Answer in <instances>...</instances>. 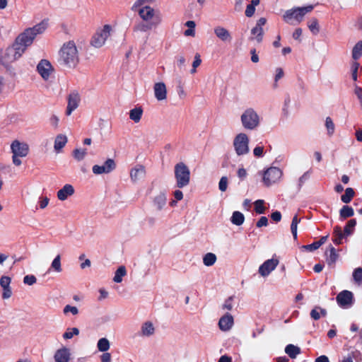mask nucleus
<instances>
[{"mask_svg":"<svg viewBox=\"0 0 362 362\" xmlns=\"http://www.w3.org/2000/svg\"><path fill=\"white\" fill-rule=\"evenodd\" d=\"M155 327L152 322H146L141 327V334L144 336H151L154 333Z\"/></svg>","mask_w":362,"mask_h":362,"instance_id":"nucleus-28","label":"nucleus"},{"mask_svg":"<svg viewBox=\"0 0 362 362\" xmlns=\"http://www.w3.org/2000/svg\"><path fill=\"white\" fill-rule=\"evenodd\" d=\"M101 362H111L112 356L110 353L105 352L100 356Z\"/></svg>","mask_w":362,"mask_h":362,"instance_id":"nucleus-60","label":"nucleus"},{"mask_svg":"<svg viewBox=\"0 0 362 362\" xmlns=\"http://www.w3.org/2000/svg\"><path fill=\"white\" fill-rule=\"evenodd\" d=\"M47 22H42L41 23L35 25L34 28L29 30L30 31H32L35 34V37H36L37 34L43 33L47 28Z\"/></svg>","mask_w":362,"mask_h":362,"instance_id":"nucleus-35","label":"nucleus"},{"mask_svg":"<svg viewBox=\"0 0 362 362\" xmlns=\"http://www.w3.org/2000/svg\"><path fill=\"white\" fill-rule=\"evenodd\" d=\"M233 146L235 153L242 156L249 152V137L245 133L238 134L233 139Z\"/></svg>","mask_w":362,"mask_h":362,"instance_id":"nucleus-10","label":"nucleus"},{"mask_svg":"<svg viewBox=\"0 0 362 362\" xmlns=\"http://www.w3.org/2000/svg\"><path fill=\"white\" fill-rule=\"evenodd\" d=\"M127 274L126 269L124 266L119 267L115 272V275L114 276V281L117 283H120L122 279V276H125Z\"/></svg>","mask_w":362,"mask_h":362,"instance_id":"nucleus-33","label":"nucleus"},{"mask_svg":"<svg viewBox=\"0 0 362 362\" xmlns=\"http://www.w3.org/2000/svg\"><path fill=\"white\" fill-rule=\"evenodd\" d=\"M308 28L310 32L315 35L317 34L320 31V25L317 20L312 19L308 22Z\"/></svg>","mask_w":362,"mask_h":362,"instance_id":"nucleus-37","label":"nucleus"},{"mask_svg":"<svg viewBox=\"0 0 362 362\" xmlns=\"http://www.w3.org/2000/svg\"><path fill=\"white\" fill-rule=\"evenodd\" d=\"M143 114V110L141 107H136L130 110L129 118L135 123L139 122Z\"/></svg>","mask_w":362,"mask_h":362,"instance_id":"nucleus-25","label":"nucleus"},{"mask_svg":"<svg viewBox=\"0 0 362 362\" xmlns=\"http://www.w3.org/2000/svg\"><path fill=\"white\" fill-rule=\"evenodd\" d=\"M35 38V34L28 29L20 34L13 43L24 52L26 48L33 43Z\"/></svg>","mask_w":362,"mask_h":362,"instance_id":"nucleus-11","label":"nucleus"},{"mask_svg":"<svg viewBox=\"0 0 362 362\" xmlns=\"http://www.w3.org/2000/svg\"><path fill=\"white\" fill-rule=\"evenodd\" d=\"M313 8L314 6L313 5L292 8L284 13L282 18L286 23L296 25L303 21L305 13L312 11Z\"/></svg>","mask_w":362,"mask_h":362,"instance_id":"nucleus-5","label":"nucleus"},{"mask_svg":"<svg viewBox=\"0 0 362 362\" xmlns=\"http://www.w3.org/2000/svg\"><path fill=\"white\" fill-rule=\"evenodd\" d=\"M97 347L100 351L105 352L110 347V341L107 338H101L98 341Z\"/></svg>","mask_w":362,"mask_h":362,"instance_id":"nucleus-29","label":"nucleus"},{"mask_svg":"<svg viewBox=\"0 0 362 362\" xmlns=\"http://www.w3.org/2000/svg\"><path fill=\"white\" fill-rule=\"evenodd\" d=\"M325 126L327 130V134L332 136L334 132V124L329 117H327L325 121Z\"/></svg>","mask_w":362,"mask_h":362,"instance_id":"nucleus-44","label":"nucleus"},{"mask_svg":"<svg viewBox=\"0 0 362 362\" xmlns=\"http://www.w3.org/2000/svg\"><path fill=\"white\" fill-rule=\"evenodd\" d=\"M115 28V23H106L98 28L90 38V46L95 49L103 47L107 39L114 34Z\"/></svg>","mask_w":362,"mask_h":362,"instance_id":"nucleus-2","label":"nucleus"},{"mask_svg":"<svg viewBox=\"0 0 362 362\" xmlns=\"http://www.w3.org/2000/svg\"><path fill=\"white\" fill-rule=\"evenodd\" d=\"M353 277L354 281L360 284L362 282V268L358 267L356 269L353 273Z\"/></svg>","mask_w":362,"mask_h":362,"instance_id":"nucleus-49","label":"nucleus"},{"mask_svg":"<svg viewBox=\"0 0 362 362\" xmlns=\"http://www.w3.org/2000/svg\"><path fill=\"white\" fill-rule=\"evenodd\" d=\"M79 334V329L76 327L68 328L66 332L63 334V338L65 340L71 339L74 336Z\"/></svg>","mask_w":362,"mask_h":362,"instance_id":"nucleus-31","label":"nucleus"},{"mask_svg":"<svg viewBox=\"0 0 362 362\" xmlns=\"http://www.w3.org/2000/svg\"><path fill=\"white\" fill-rule=\"evenodd\" d=\"M243 127L249 130L256 129L260 123L258 114L252 108L245 110L240 117Z\"/></svg>","mask_w":362,"mask_h":362,"instance_id":"nucleus-6","label":"nucleus"},{"mask_svg":"<svg viewBox=\"0 0 362 362\" xmlns=\"http://www.w3.org/2000/svg\"><path fill=\"white\" fill-rule=\"evenodd\" d=\"M298 222H299V220L298 219V217L296 216H294V218H293L291 228V232L295 238H296V236H297V225H298Z\"/></svg>","mask_w":362,"mask_h":362,"instance_id":"nucleus-53","label":"nucleus"},{"mask_svg":"<svg viewBox=\"0 0 362 362\" xmlns=\"http://www.w3.org/2000/svg\"><path fill=\"white\" fill-rule=\"evenodd\" d=\"M230 221L234 225L240 226L245 221V216L241 212L236 211L233 213Z\"/></svg>","mask_w":362,"mask_h":362,"instance_id":"nucleus-26","label":"nucleus"},{"mask_svg":"<svg viewBox=\"0 0 362 362\" xmlns=\"http://www.w3.org/2000/svg\"><path fill=\"white\" fill-rule=\"evenodd\" d=\"M282 175L281 170L276 167L267 169L263 176V182L267 186H269L280 180Z\"/></svg>","mask_w":362,"mask_h":362,"instance_id":"nucleus-12","label":"nucleus"},{"mask_svg":"<svg viewBox=\"0 0 362 362\" xmlns=\"http://www.w3.org/2000/svg\"><path fill=\"white\" fill-rule=\"evenodd\" d=\"M277 259H269L266 261L259 269V272L262 276H267L278 265Z\"/></svg>","mask_w":362,"mask_h":362,"instance_id":"nucleus-20","label":"nucleus"},{"mask_svg":"<svg viewBox=\"0 0 362 362\" xmlns=\"http://www.w3.org/2000/svg\"><path fill=\"white\" fill-rule=\"evenodd\" d=\"M268 223V219L265 216H262L260 218V219L257 223V227L260 228L262 226H267Z\"/></svg>","mask_w":362,"mask_h":362,"instance_id":"nucleus-59","label":"nucleus"},{"mask_svg":"<svg viewBox=\"0 0 362 362\" xmlns=\"http://www.w3.org/2000/svg\"><path fill=\"white\" fill-rule=\"evenodd\" d=\"M216 261V256L213 253H207L203 258L204 264L206 266H211Z\"/></svg>","mask_w":362,"mask_h":362,"instance_id":"nucleus-36","label":"nucleus"},{"mask_svg":"<svg viewBox=\"0 0 362 362\" xmlns=\"http://www.w3.org/2000/svg\"><path fill=\"white\" fill-rule=\"evenodd\" d=\"M11 279L9 276H3L0 279V285L3 289L8 288L10 287Z\"/></svg>","mask_w":362,"mask_h":362,"instance_id":"nucleus-47","label":"nucleus"},{"mask_svg":"<svg viewBox=\"0 0 362 362\" xmlns=\"http://www.w3.org/2000/svg\"><path fill=\"white\" fill-rule=\"evenodd\" d=\"M202 63L201 57L199 54H196L194 56V59L192 64V69H191V74H194L197 72V68L200 66Z\"/></svg>","mask_w":362,"mask_h":362,"instance_id":"nucleus-43","label":"nucleus"},{"mask_svg":"<svg viewBox=\"0 0 362 362\" xmlns=\"http://www.w3.org/2000/svg\"><path fill=\"white\" fill-rule=\"evenodd\" d=\"M251 33L252 35V40H255L258 43L262 42L263 35V29L260 27H255L252 29Z\"/></svg>","mask_w":362,"mask_h":362,"instance_id":"nucleus-30","label":"nucleus"},{"mask_svg":"<svg viewBox=\"0 0 362 362\" xmlns=\"http://www.w3.org/2000/svg\"><path fill=\"white\" fill-rule=\"evenodd\" d=\"M145 173L144 167L142 165H136L130 171V177L133 180H138Z\"/></svg>","mask_w":362,"mask_h":362,"instance_id":"nucleus-24","label":"nucleus"},{"mask_svg":"<svg viewBox=\"0 0 362 362\" xmlns=\"http://www.w3.org/2000/svg\"><path fill=\"white\" fill-rule=\"evenodd\" d=\"M11 295L12 291L11 288L3 289L2 297L4 299L9 298L11 296Z\"/></svg>","mask_w":362,"mask_h":362,"instance_id":"nucleus-63","label":"nucleus"},{"mask_svg":"<svg viewBox=\"0 0 362 362\" xmlns=\"http://www.w3.org/2000/svg\"><path fill=\"white\" fill-rule=\"evenodd\" d=\"M49 199L47 197H42L39 199L38 204L40 209H45L49 204Z\"/></svg>","mask_w":362,"mask_h":362,"instance_id":"nucleus-52","label":"nucleus"},{"mask_svg":"<svg viewBox=\"0 0 362 362\" xmlns=\"http://www.w3.org/2000/svg\"><path fill=\"white\" fill-rule=\"evenodd\" d=\"M286 352L288 354L291 358H295L297 354H299L300 349L298 347L295 346L293 345H288L286 348Z\"/></svg>","mask_w":362,"mask_h":362,"instance_id":"nucleus-39","label":"nucleus"},{"mask_svg":"<svg viewBox=\"0 0 362 362\" xmlns=\"http://www.w3.org/2000/svg\"><path fill=\"white\" fill-rule=\"evenodd\" d=\"M362 54V40L355 45L352 50V57L354 59H358Z\"/></svg>","mask_w":362,"mask_h":362,"instance_id":"nucleus-34","label":"nucleus"},{"mask_svg":"<svg viewBox=\"0 0 362 362\" xmlns=\"http://www.w3.org/2000/svg\"><path fill=\"white\" fill-rule=\"evenodd\" d=\"M71 355V349L65 346H62L54 351L53 358L54 362H70Z\"/></svg>","mask_w":362,"mask_h":362,"instance_id":"nucleus-15","label":"nucleus"},{"mask_svg":"<svg viewBox=\"0 0 362 362\" xmlns=\"http://www.w3.org/2000/svg\"><path fill=\"white\" fill-rule=\"evenodd\" d=\"M140 18L147 25H144L146 30L157 27L161 22L159 11L150 6H144L137 11Z\"/></svg>","mask_w":362,"mask_h":362,"instance_id":"nucleus-4","label":"nucleus"},{"mask_svg":"<svg viewBox=\"0 0 362 362\" xmlns=\"http://www.w3.org/2000/svg\"><path fill=\"white\" fill-rule=\"evenodd\" d=\"M37 72L44 81L48 82L54 78V68L49 61L42 59L37 65Z\"/></svg>","mask_w":362,"mask_h":362,"instance_id":"nucleus-9","label":"nucleus"},{"mask_svg":"<svg viewBox=\"0 0 362 362\" xmlns=\"http://www.w3.org/2000/svg\"><path fill=\"white\" fill-rule=\"evenodd\" d=\"M325 314V310L320 308H315L310 313V315L314 320H318L321 315L324 316Z\"/></svg>","mask_w":362,"mask_h":362,"instance_id":"nucleus-42","label":"nucleus"},{"mask_svg":"<svg viewBox=\"0 0 362 362\" xmlns=\"http://www.w3.org/2000/svg\"><path fill=\"white\" fill-rule=\"evenodd\" d=\"M354 195V191L351 188H347L345 194L341 196V201L344 203L350 202L351 199Z\"/></svg>","mask_w":362,"mask_h":362,"instance_id":"nucleus-40","label":"nucleus"},{"mask_svg":"<svg viewBox=\"0 0 362 362\" xmlns=\"http://www.w3.org/2000/svg\"><path fill=\"white\" fill-rule=\"evenodd\" d=\"M63 313L64 315L71 313L73 315H76L78 313V310L76 306L67 305L64 308Z\"/></svg>","mask_w":362,"mask_h":362,"instance_id":"nucleus-50","label":"nucleus"},{"mask_svg":"<svg viewBox=\"0 0 362 362\" xmlns=\"http://www.w3.org/2000/svg\"><path fill=\"white\" fill-rule=\"evenodd\" d=\"M302 247L308 251H313L318 249L320 246L319 244L317 242H315L311 245H304Z\"/></svg>","mask_w":362,"mask_h":362,"instance_id":"nucleus-58","label":"nucleus"},{"mask_svg":"<svg viewBox=\"0 0 362 362\" xmlns=\"http://www.w3.org/2000/svg\"><path fill=\"white\" fill-rule=\"evenodd\" d=\"M238 176L240 179H244L247 176V170L244 168H240L238 170Z\"/></svg>","mask_w":362,"mask_h":362,"instance_id":"nucleus-64","label":"nucleus"},{"mask_svg":"<svg viewBox=\"0 0 362 362\" xmlns=\"http://www.w3.org/2000/svg\"><path fill=\"white\" fill-rule=\"evenodd\" d=\"M255 7L253 5H248L245 10V15L248 17L252 16L255 13Z\"/></svg>","mask_w":362,"mask_h":362,"instance_id":"nucleus-62","label":"nucleus"},{"mask_svg":"<svg viewBox=\"0 0 362 362\" xmlns=\"http://www.w3.org/2000/svg\"><path fill=\"white\" fill-rule=\"evenodd\" d=\"M301 35H302V30L300 28H296L293 33V39L298 40V41L301 40V39H300Z\"/></svg>","mask_w":362,"mask_h":362,"instance_id":"nucleus-61","label":"nucleus"},{"mask_svg":"<svg viewBox=\"0 0 362 362\" xmlns=\"http://www.w3.org/2000/svg\"><path fill=\"white\" fill-rule=\"evenodd\" d=\"M264 147L263 146H256L253 150V154L256 157H261L264 153Z\"/></svg>","mask_w":362,"mask_h":362,"instance_id":"nucleus-56","label":"nucleus"},{"mask_svg":"<svg viewBox=\"0 0 362 362\" xmlns=\"http://www.w3.org/2000/svg\"><path fill=\"white\" fill-rule=\"evenodd\" d=\"M75 193V189L73 185L70 184H66L57 193V199L64 202L66 201L69 197L73 196Z\"/></svg>","mask_w":362,"mask_h":362,"instance_id":"nucleus-18","label":"nucleus"},{"mask_svg":"<svg viewBox=\"0 0 362 362\" xmlns=\"http://www.w3.org/2000/svg\"><path fill=\"white\" fill-rule=\"evenodd\" d=\"M228 187V178L226 177H222L220 180L218 187L222 192H225Z\"/></svg>","mask_w":362,"mask_h":362,"instance_id":"nucleus-54","label":"nucleus"},{"mask_svg":"<svg viewBox=\"0 0 362 362\" xmlns=\"http://www.w3.org/2000/svg\"><path fill=\"white\" fill-rule=\"evenodd\" d=\"M214 34L223 42L230 43L233 41L231 33L223 26H216L214 28Z\"/></svg>","mask_w":362,"mask_h":362,"instance_id":"nucleus-17","label":"nucleus"},{"mask_svg":"<svg viewBox=\"0 0 362 362\" xmlns=\"http://www.w3.org/2000/svg\"><path fill=\"white\" fill-rule=\"evenodd\" d=\"M153 93L156 98L158 101L166 100L168 97L166 84L162 81L155 83L153 85Z\"/></svg>","mask_w":362,"mask_h":362,"instance_id":"nucleus-16","label":"nucleus"},{"mask_svg":"<svg viewBox=\"0 0 362 362\" xmlns=\"http://www.w3.org/2000/svg\"><path fill=\"white\" fill-rule=\"evenodd\" d=\"M233 325V318L230 315H226L222 317L218 322L219 328L223 331H228Z\"/></svg>","mask_w":362,"mask_h":362,"instance_id":"nucleus-23","label":"nucleus"},{"mask_svg":"<svg viewBox=\"0 0 362 362\" xmlns=\"http://www.w3.org/2000/svg\"><path fill=\"white\" fill-rule=\"evenodd\" d=\"M166 195L165 193L160 192L154 198V204L158 209H162L166 203Z\"/></svg>","mask_w":362,"mask_h":362,"instance_id":"nucleus-27","label":"nucleus"},{"mask_svg":"<svg viewBox=\"0 0 362 362\" xmlns=\"http://www.w3.org/2000/svg\"><path fill=\"white\" fill-rule=\"evenodd\" d=\"M81 101L80 94L76 91L71 92L67 97V106L66 108V115L71 116L72 112L78 108Z\"/></svg>","mask_w":362,"mask_h":362,"instance_id":"nucleus-13","label":"nucleus"},{"mask_svg":"<svg viewBox=\"0 0 362 362\" xmlns=\"http://www.w3.org/2000/svg\"><path fill=\"white\" fill-rule=\"evenodd\" d=\"M264 201L261 199L257 200L254 203L255 211L257 213L263 214L266 208L264 207Z\"/></svg>","mask_w":362,"mask_h":362,"instance_id":"nucleus-46","label":"nucleus"},{"mask_svg":"<svg viewBox=\"0 0 362 362\" xmlns=\"http://www.w3.org/2000/svg\"><path fill=\"white\" fill-rule=\"evenodd\" d=\"M175 177L177 186L180 188L187 186L190 180V172L188 167L183 163H179L175 166Z\"/></svg>","mask_w":362,"mask_h":362,"instance_id":"nucleus-8","label":"nucleus"},{"mask_svg":"<svg viewBox=\"0 0 362 362\" xmlns=\"http://www.w3.org/2000/svg\"><path fill=\"white\" fill-rule=\"evenodd\" d=\"M334 242L338 245L341 243V239L344 237V234L342 233L341 228L338 226L335 227L334 230Z\"/></svg>","mask_w":362,"mask_h":362,"instance_id":"nucleus-41","label":"nucleus"},{"mask_svg":"<svg viewBox=\"0 0 362 362\" xmlns=\"http://www.w3.org/2000/svg\"><path fill=\"white\" fill-rule=\"evenodd\" d=\"M116 167L115 161L111 159H107L103 165H94L92 168L93 174L98 175L107 174L112 171Z\"/></svg>","mask_w":362,"mask_h":362,"instance_id":"nucleus-14","label":"nucleus"},{"mask_svg":"<svg viewBox=\"0 0 362 362\" xmlns=\"http://www.w3.org/2000/svg\"><path fill=\"white\" fill-rule=\"evenodd\" d=\"M37 279L33 275H27L23 279V282L28 285H33L36 282Z\"/></svg>","mask_w":362,"mask_h":362,"instance_id":"nucleus-55","label":"nucleus"},{"mask_svg":"<svg viewBox=\"0 0 362 362\" xmlns=\"http://www.w3.org/2000/svg\"><path fill=\"white\" fill-rule=\"evenodd\" d=\"M12 163L16 167H20L22 158H26L30 153V146L25 141L18 139L12 141L10 145Z\"/></svg>","mask_w":362,"mask_h":362,"instance_id":"nucleus-3","label":"nucleus"},{"mask_svg":"<svg viewBox=\"0 0 362 362\" xmlns=\"http://www.w3.org/2000/svg\"><path fill=\"white\" fill-rule=\"evenodd\" d=\"M61 61L67 66H74L79 60V51L74 40H68L63 43L59 50Z\"/></svg>","mask_w":362,"mask_h":362,"instance_id":"nucleus-1","label":"nucleus"},{"mask_svg":"<svg viewBox=\"0 0 362 362\" xmlns=\"http://www.w3.org/2000/svg\"><path fill=\"white\" fill-rule=\"evenodd\" d=\"M24 52L14 43L6 48L1 53L0 61L5 65L8 66L16 60L18 59Z\"/></svg>","mask_w":362,"mask_h":362,"instance_id":"nucleus-7","label":"nucleus"},{"mask_svg":"<svg viewBox=\"0 0 362 362\" xmlns=\"http://www.w3.org/2000/svg\"><path fill=\"white\" fill-rule=\"evenodd\" d=\"M356 221L354 219L350 220L345 229H344V233L347 235H350L352 233V228L356 226Z\"/></svg>","mask_w":362,"mask_h":362,"instance_id":"nucleus-51","label":"nucleus"},{"mask_svg":"<svg viewBox=\"0 0 362 362\" xmlns=\"http://www.w3.org/2000/svg\"><path fill=\"white\" fill-rule=\"evenodd\" d=\"M68 143V136L64 133H59L56 135L54 140V150L56 153L62 152V149Z\"/></svg>","mask_w":362,"mask_h":362,"instance_id":"nucleus-19","label":"nucleus"},{"mask_svg":"<svg viewBox=\"0 0 362 362\" xmlns=\"http://www.w3.org/2000/svg\"><path fill=\"white\" fill-rule=\"evenodd\" d=\"M72 157L76 162L84 160L88 156V148L86 147L78 146L75 148L72 153Z\"/></svg>","mask_w":362,"mask_h":362,"instance_id":"nucleus-22","label":"nucleus"},{"mask_svg":"<svg viewBox=\"0 0 362 362\" xmlns=\"http://www.w3.org/2000/svg\"><path fill=\"white\" fill-rule=\"evenodd\" d=\"M185 25L188 28L187 30L185 31V35L187 37H194L195 36V23L192 21H189L186 22Z\"/></svg>","mask_w":362,"mask_h":362,"instance_id":"nucleus-32","label":"nucleus"},{"mask_svg":"<svg viewBox=\"0 0 362 362\" xmlns=\"http://www.w3.org/2000/svg\"><path fill=\"white\" fill-rule=\"evenodd\" d=\"M353 297V293L351 291H343L338 294L337 300L341 305H351Z\"/></svg>","mask_w":362,"mask_h":362,"instance_id":"nucleus-21","label":"nucleus"},{"mask_svg":"<svg viewBox=\"0 0 362 362\" xmlns=\"http://www.w3.org/2000/svg\"><path fill=\"white\" fill-rule=\"evenodd\" d=\"M152 0H136L132 6V10L136 11L139 8L146 6V4L151 3Z\"/></svg>","mask_w":362,"mask_h":362,"instance_id":"nucleus-48","label":"nucleus"},{"mask_svg":"<svg viewBox=\"0 0 362 362\" xmlns=\"http://www.w3.org/2000/svg\"><path fill=\"white\" fill-rule=\"evenodd\" d=\"M340 214L344 218H348V217L353 216L354 210L349 206H344L341 209Z\"/></svg>","mask_w":362,"mask_h":362,"instance_id":"nucleus-45","label":"nucleus"},{"mask_svg":"<svg viewBox=\"0 0 362 362\" xmlns=\"http://www.w3.org/2000/svg\"><path fill=\"white\" fill-rule=\"evenodd\" d=\"M359 69V64L357 62H354L352 65V78L354 81L357 79V71Z\"/></svg>","mask_w":362,"mask_h":362,"instance_id":"nucleus-57","label":"nucleus"},{"mask_svg":"<svg viewBox=\"0 0 362 362\" xmlns=\"http://www.w3.org/2000/svg\"><path fill=\"white\" fill-rule=\"evenodd\" d=\"M52 268L54 270V272L59 273L62 272V265H61V257L58 255L52 262Z\"/></svg>","mask_w":362,"mask_h":362,"instance_id":"nucleus-38","label":"nucleus"}]
</instances>
